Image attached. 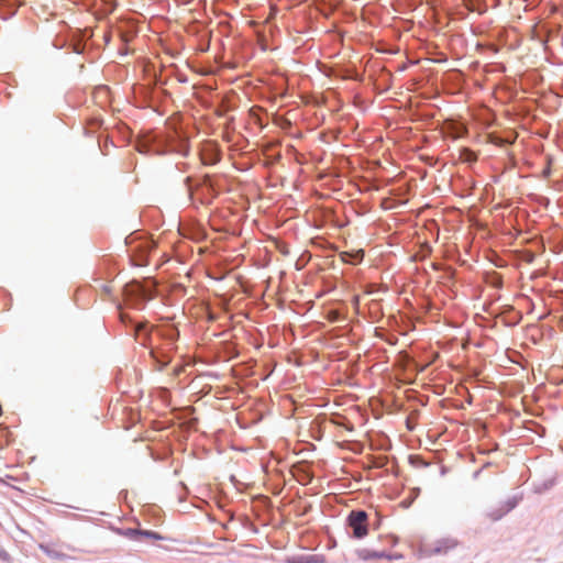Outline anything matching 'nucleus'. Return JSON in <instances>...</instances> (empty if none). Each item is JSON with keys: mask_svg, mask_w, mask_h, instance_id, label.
<instances>
[{"mask_svg": "<svg viewBox=\"0 0 563 563\" xmlns=\"http://www.w3.org/2000/svg\"><path fill=\"white\" fill-rule=\"evenodd\" d=\"M459 545V541L454 538L446 537L437 539L424 544V553L427 555H445Z\"/></svg>", "mask_w": 563, "mask_h": 563, "instance_id": "obj_1", "label": "nucleus"}, {"mask_svg": "<svg viewBox=\"0 0 563 563\" xmlns=\"http://www.w3.org/2000/svg\"><path fill=\"white\" fill-rule=\"evenodd\" d=\"M367 514L365 511H352L349 516V525L353 529V536L357 539L365 537L367 530Z\"/></svg>", "mask_w": 563, "mask_h": 563, "instance_id": "obj_2", "label": "nucleus"}, {"mask_svg": "<svg viewBox=\"0 0 563 563\" xmlns=\"http://www.w3.org/2000/svg\"><path fill=\"white\" fill-rule=\"evenodd\" d=\"M364 251L363 250H353V251H344L340 253V258L344 263H349L352 265H356L363 261Z\"/></svg>", "mask_w": 563, "mask_h": 563, "instance_id": "obj_3", "label": "nucleus"}, {"mask_svg": "<svg viewBox=\"0 0 563 563\" xmlns=\"http://www.w3.org/2000/svg\"><path fill=\"white\" fill-rule=\"evenodd\" d=\"M126 534L133 539H137L139 537H145L154 540L162 539V537L158 533L147 530H129Z\"/></svg>", "mask_w": 563, "mask_h": 563, "instance_id": "obj_4", "label": "nucleus"}, {"mask_svg": "<svg viewBox=\"0 0 563 563\" xmlns=\"http://www.w3.org/2000/svg\"><path fill=\"white\" fill-rule=\"evenodd\" d=\"M460 158H461L463 162H468V163H471V162H475V161L477 159V156H476V154H475L473 151H471V150H468V148H463V150L461 151Z\"/></svg>", "mask_w": 563, "mask_h": 563, "instance_id": "obj_5", "label": "nucleus"}, {"mask_svg": "<svg viewBox=\"0 0 563 563\" xmlns=\"http://www.w3.org/2000/svg\"><path fill=\"white\" fill-rule=\"evenodd\" d=\"M134 334H135V339L140 338L141 335L147 336L148 335L147 323H145V322L137 323L134 328Z\"/></svg>", "mask_w": 563, "mask_h": 563, "instance_id": "obj_6", "label": "nucleus"}, {"mask_svg": "<svg viewBox=\"0 0 563 563\" xmlns=\"http://www.w3.org/2000/svg\"><path fill=\"white\" fill-rule=\"evenodd\" d=\"M375 558H382V554H374Z\"/></svg>", "mask_w": 563, "mask_h": 563, "instance_id": "obj_7", "label": "nucleus"}]
</instances>
